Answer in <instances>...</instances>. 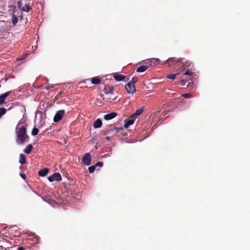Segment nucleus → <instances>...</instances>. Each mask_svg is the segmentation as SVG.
I'll return each mask as SVG.
<instances>
[{
    "label": "nucleus",
    "mask_w": 250,
    "mask_h": 250,
    "mask_svg": "<svg viewBox=\"0 0 250 250\" xmlns=\"http://www.w3.org/2000/svg\"><path fill=\"white\" fill-rule=\"evenodd\" d=\"M26 125H23L17 131V142L18 144H23L25 141L29 140V137L26 133Z\"/></svg>",
    "instance_id": "f257e3e1"
},
{
    "label": "nucleus",
    "mask_w": 250,
    "mask_h": 250,
    "mask_svg": "<svg viewBox=\"0 0 250 250\" xmlns=\"http://www.w3.org/2000/svg\"><path fill=\"white\" fill-rule=\"evenodd\" d=\"M184 60L185 59L184 58L180 57L177 58L176 57H171L166 60L165 63L167 64V67L176 69L178 67H181L182 63H183Z\"/></svg>",
    "instance_id": "f03ea898"
},
{
    "label": "nucleus",
    "mask_w": 250,
    "mask_h": 250,
    "mask_svg": "<svg viewBox=\"0 0 250 250\" xmlns=\"http://www.w3.org/2000/svg\"><path fill=\"white\" fill-rule=\"evenodd\" d=\"M62 179L61 175L58 172L54 173L52 175L48 177V180L50 182L54 181H61Z\"/></svg>",
    "instance_id": "7ed1b4c3"
},
{
    "label": "nucleus",
    "mask_w": 250,
    "mask_h": 250,
    "mask_svg": "<svg viewBox=\"0 0 250 250\" xmlns=\"http://www.w3.org/2000/svg\"><path fill=\"white\" fill-rule=\"evenodd\" d=\"M65 114V111L64 110H60L57 112V113L55 114L54 118L53 121L55 123H58L60 122L61 119H62V117Z\"/></svg>",
    "instance_id": "20e7f679"
},
{
    "label": "nucleus",
    "mask_w": 250,
    "mask_h": 250,
    "mask_svg": "<svg viewBox=\"0 0 250 250\" xmlns=\"http://www.w3.org/2000/svg\"><path fill=\"white\" fill-rule=\"evenodd\" d=\"M123 129V128H118L114 127L113 128H110L105 132V135H108L110 136H113L118 133L119 130Z\"/></svg>",
    "instance_id": "39448f33"
},
{
    "label": "nucleus",
    "mask_w": 250,
    "mask_h": 250,
    "mask_svg": "<svg viewBox=\"0 0 250 250\" xmlns=\"http://www.w3.org/2000/svg\"><path fill=\"white\" fill-rule=\"evenodd\" d=\"M125 89H126L128 93L133 94L136 92V88L134 84L129 82L125 86Z\"/></svg>",
    "instance_id": "423d86ee"
},
{
    "label": "nucleus",
    "mask_w": 250,
    "mask_h": 250,
    "mask_svg": "<svg viewBox=\"0 0 250 250\" xmlns=\"http://www.w3.org/2000/svg\"><path fill=\"white\" fill-rule=\"evenodd\" d=\"M160 60L157 58H152L149 60H147L146 62V64L149 65V67L150 66H152L155 65H157L159 63Z\"/></svg>",
    "instance_id": "0eeeda50"
},
{
    "label": "nucleus",
    "mask_w": 250,
    "mask_h": 250,
    "mask_svg": "<svg viewBox=\"0 0 250 250\" xmlns=\"http://www.w3.org/2000/svg\"><path fill=\"white\" fill-rule=\"evenodd\" d=\"M82 161L85 165H90L91 162V157L90 154L89 153L85 154Z\"/></svg>",
    "instance_id": "6e6552de"
},
{
    "label": "nucleus",
    "mask_w": 250,
    "mask_h": 250,
    "mask_svg": "<svg viewBox=\"0 0 250 250\" xmlns=\"http://www.w3.org/2000/svg\"><path fill=\"white\" fill-rule=\"evenodd\" d=\"M114 88L110 86L109 85H105L104 89V92L105 94H113L114 92Z\"/></svg>",
    "instance_id": "1a4fd4ad"
},
{
    "label": "nucleus",
    "mask_w": 250,
    "mask_h": 250,
    "mask_svg": "<svg viewBox=\"0 0 250 250\" xmlns=\"http://www.w3.org/2000/svg\"><path fill=\"white\" fill-rule=\"evenodd\" d=\"M193 66V64L192 62L190 60H186L183 61V63L181 65V68H184L186 67H192Z\"/></svg>",
    "instance_id": "9d476101"
},
{
    "label": "nucleus",
    "mask_w": 250,
    "mask_h": 250,
    "mask_svg": "<svg viewBox=\"0 0 250 250\" xmlns=\"http://www.w3.org/2000/svg\"><path fill=\"white\" fill-rule=\"evenodd\" d=\"M135 119H135L133 116H130L126 121H125L124 127L125 128H128L130 125H131L134 123Z\"/></svg>",
    "instance_id": "9b49d317"
},
{
    "label": "nucleus",
    "mask_w": 250,
    "mask_h": 250,
    "mask_svg": "<svg viewBox=\"0 0 250 250\" xmlns=\"http://www.w3.org/2000/svg\"><path fill=\"white\" fill-rule=\"evenodd\" d=\"M117 115V113H116V112H112L111 113H109V114H106L104 116V119L106 120V121H108V120H111L113 118H114L115 117H116Z\"/></svg>",
    "instance_id": "f8f14e48"
},
{
    "label": "nucleus",
    "mask_w": 250,
    "mask_h": 250,
    "mask_svg": "<svg viewBox=\"0 0 250 250\" xmlns=\"http://www.w3.org/2000/svg\"><path fill=\"white\" fill-rule=\"evenodd\" d=\"M113 77L115 79V80H116L117 81H123L125 78V77L124 75H123L122 74H120L117 73H115L113 74Z\"/></svg>",
    "instance_id": "ddd939ff"
},
{
    "label": "nucleus",
    "mask_w": 250,
    "mask_h": 250,
    "mask_svg": "<svg viewBox=\"0 0 250 250\" xmlns=\"http://www.w3.org/2000/svg\"><path fill=\"white\" fill-rule=\"evenodd\" d=\"M148 68H149V65L146 64L145 62L144 65H142L138 67V68L136 69V72L139 73L143 72H145Z\"/></svg>",
    "instance_id": "4468645a"
},
{
    "label": "nucleus",
    "mask_w": 250,
    "mask_h": 250,
    "mask_svg": "<svg viewBox=\"0 0 250 250\" xmlns=\"http://www.w3.org/2000/svg\"><path fill=\"white\" fill-rule=\"evenodd\" d=\"M11 92H7L0 96V105L4 103L5 99L9 95Z\"/></svg>",
    "instance_id": "2eb2a0df"
},
{
    "label": "nucleus",
    "mask_w": 250,
    "mask_h": 250,
    "mask_svg": "<svg viewBox=\"0 0 250 250\" xmlns=\"http://www.w3.org/2000/svg\"><path fill=\"white\" fill-rule=\"evenodd\" d=\"M49 170V169L47 168H43L38 172V174L40 176L44 177L48 174Z\"/></svg>",
    "instance_id": "dca6fc26"
},
{
    "label": "nucleus",
    "mask_w": 250,
    "mask_h": 250,
    "mask_svg": "<svg viewBox=\"0 0 250 250\" xmlns=\"http://www.w3.org/2000/svg\"><path fill=\"white\" fill-rule=\"evenodd\" d=\"M102 126V122L100 119H97L93 124V126L95 128H100Z\"/></svg>",
    "instance_id": "f3484780"
},
{
    "label": "nucleus",
    "mask_w": 250,
    "mask_h": 250,
    "mask_svg": "<svg viewBox=\"0 0 250 250\" xmlns=\"http://www.w3.org/2000/svg\"><path fill=\"white\" fill-rule=\"evenodd\" d=\"M89 80L91 81V83L94 84H98L101 83V79L98 77H93Z\"/></svg>",
    "instance_id": "a211bd4d"
},
{
    "label": "nucleus",
    "mask_w": 250,
    "mask_h": 250,
    "mask_svg": "<svg viewBox=\"0 0 250 250\" xmlns=\"http://www.w3.org/2000/svg\"><path fill=\"white\" fill-rule=\"evenodd\" d=\"M144 111L143 108H141L137 110L131 116L135 119H136Z\"/></svg>",
    "instance_id": "6ab92c4d"
},
{
    "label": "nucleus",
    "mask_w": 250,
    "mask_h": 250,
    "mask_svg": "<svg viewBox=\"0 0 250 250\" xmlns=\"http://www.w3.org/2000/svg\"><path fill=\"white\" fill-rule=\"evenodd\" d=\"M32 148L33 146L31 144L28 145L24 149V152L27 154H29L31 152Z\"/></svg>",
    "instance_id": "aec40b11"
},
{
    "label": "nucleus",
    "mask_w": 250,
    "mask_h": 250,
    "mask_svg": "<svg viewBox=\"0 0 250 250\" xmlns=\"http://www.w3.org/2000/svg\"><path fill=\"white\" fill-rule=\"evenodd\" d=\"M19 162L21 164H24L26 163V158L24 154H21L20 155Z\"/></svg>",
    "instance_id": "412c9836"
},
{
    "label": "nucleus",
    "mask_w": 250,
    "mask_h": 250,
    "mask_svg": "<svg viewBox=\"0 0 250 250\" xmlns=\"http://www.w3.org/2000/svg\"><path fill=\"white\" fill-rule=\"evenodd\" d=\"M18 21V19L17 17L15 15L13 14L12 17V22L13 24L16 25Z\"/></svg>",
    "instance_id": "4be33fe9"
},
{
    "label": "nucleus",
    "mask_w": 250,
    "mask_h": 250,
    "mask_svg": "<svg viewBox=\"0 0 250 250\" xmlns=\"http://www.w3.org/2000/svg\"><path fill=\"white\" fill-rule=\"evenodd\" d=\"M32 9L28 5L25 4L21 9V11L28 12L30 10Z\"/></svg>",
    "instance_id": "5701e85b"
},
{
    "label": "nucleus",
    "mask_w": 250,
    "mask_h": 250,
    "mask_svg": "<svg viewBox=\"0 0 250 250\" xmlns=\"http://www.w3.org/2000/svg\"><path fill=\"white\" fill-rule=\"evenodd\" d=\"M39 129L37 127H34L31 131V134L32 136H36L39 133Z\"/></svg>",
    "instance_id": "b1692460"
},
{
    "label": "nucleus",
    "mask_w": 250,
    "mask_h": 250,
    "mask_svg": "<svg viewBox=\"0 0 250 250\" xmlns=\"http://www.w3.org/2000/svg\"><path fill=\"white\" fill-rule=\"evenodd\" d=\"M178 75V73L174 74H169L167 76V78L174 80Z\"/></svg>",
    "instance_id": "393cba45"
},
{
    "label": "nucleus",
    "mask_w": 250,
    "mask_h": 250,
    "mask_svg": "<svg viewBox=\"0 0 250 250\" xmlns=\"http://www.w3.org/2000/svg\"><path fill=\"white\" fill-rule=\"evenodd\" d=\"M6 110L4 107L0 108V118L6 113Z\"/></svg>",
    "instance_id": "a878e982"
},
{
    "label": "nucleus",
    "mask_w": 250,
    "mask_h": 250,
    "mask_svg": "<svg viewBox=\"0 0 250 250\" xmlns=\"http://www.w3.org/2000/svg\"><path fill=\"white\" fill-rule=\"evenodd\" d=\"M193 74V72H192L191 71H190L189 70H188L184 73V75H188L190 76H191Z\"/></svg>",
    "instance_id": "bb28decb"
},
{
    "label": "nucleus",
    "mask_w": 250,
    "mask_h": 250,
    "mask_svg": "<svg viewBox=\"0 0 250 250\" xmlns=\"http://www.w3.org/2000/svg\"><path fill=\"white\" fill-rule=\"evenodd\" d=\"M95 166H92L88 167V170L90 173H93L95 170Z\"/></svg>",
    "instance_id": "cd10ccee"
},
{
    "label": "nucleus",
    "mask_w": 250,
    "mask_h": 250,
    "mask_svg": "<svg viewBox=\"0 0 250 250\" xmlns=\"http://www.w3.org/2000/svg\"><path fill=\"white\" fill-rule=\"evenodd\" d=\"M182 96L185 98H192V96L189 93H185L182 95Z\"/></svg>",
    "instance_id": "c85d7f7f"
},
{
    "label": "nucleus",
    "mask_w": 250,
    "mask_h": 250,
    "mask_svg": "<svg viewBox=\"0 0 250 250\" xmlns=\"http://www.w3.org/2000/svg\"><path fill=\"white\" fill-rule=\"evenodd\" d=\"M138 78L137 77H133L132 78L131 81L129 82V83H131L134 85V84L137 82Z\"/></svg>",
    "instance_id": "c756f323"
},
{
    "label": "nucleus",
    "mask_w": 250,
    "mask_h": 250,
    "mask_svg": "<svg viewBox=\"0 0 250 250\" xmlns=\"http://www.w3.org/2000/svg\"><path fill=\"white\" fill-rule=\"evenodd\" d=\"M18 8L21 10L22 7V2L21 0H19L17 3Z\"/></svg>",
    "instance_id": "7c9ffc66"
},
{
    "label": "nucleus",
    "mask_w": 250,
    "mask_h": 250,
    "mask_svg": "<svg viewBox=\"0 0 250 250\" xmlns=\"http://www.w3.org/2000/svg\"><path fill=\"white\" fill-rule=\"evenodd\" d=\"M103 163L102 162H98L96 163V164L94 165L96 167H102L103 166Z\"/></svg>",
    "instance_id": "2f4dec72"
},
{
    "label": "nucleus",
    "mask_w": 250,
    "mask_h": 250,
    "mask_svg": "<svg viewBox=\"0 0 250 250\" xmlns=\"http://www.w3.org/2000/svg\"><path fill=\"white\" fill-rule=\"evenodd\" d=\"M186 81H185V80H182L180 81V84L182 86H184L185 85L186 83Z\"/></svg>",
    "instance_id": "473e14b6"
},
{
    "label": "nucleus",
    "mask_w": 250,
    "mask_h": 250,
    "mask_svg": "<svg viewBox=\"0 0 250 250\" xmlns=\"http://www.w3.org/2000/svg\"><path fill=\"white\" fill-rule=\"evenodd\" d=\"M26 56V55H25V56H23V57H22L18 58H17V60H18V61H21V60H23L25 59V58Z\"/></svg>",
    "instance_id": "72a5a7b5"
},
{
    "label": "nucleus",
    "mask_w": 250,
    "mask_h": 250,
    "mask_svg": "<svg viewBox=\"0 0 250 250\" xmlns=\"http://www.w3.org/2000/svg\"><path fill=\"white\" fill-rule=\"evenodd\" d=\"M18 250H28V249H25L24 248H23L22 247H19L18 248Z\"/></svg>",
    "instance_id": "f704fd0d"
},
{
    "label": "nucleus",
    "mask_w": 250,
    "mask_h": 250,
    "mask_svg": "<svg viewBox=\"0 0 250 250\" xmlns=\"http://www.w3.org/2000/svg\"><path fill=\"white\" fill-rule=\"evenodd\" d=\"M20 175L23 179H26V175L24 174L21 173Z\"/></svg>",
    "instance_id": "c9c22d12"
},
{
    "label": "nucleus",
    "mask_w": 250,
    "mask_h": 250,
    "mask_svg": "<svg viewBox=\"0 0 250 250\" xmlns=\"http://www.w3.org/2000/svg\"><path fill=\"white\" fill-rule=\"evenodd\" d=\"M10 7H11V8H13V12H15V9H16V6H15V5H14V6H12V5H11V6H10Z\"/></svg>",
    "instance_id": "e433bc0d"
},
{
    "label": "nucleus",
    "mask_w": 250,
    "mask_h": 250,
    "mask_svg": "<svg viewBox=\"0 0 250 250\" xmlns=\"http://www.w3.org/2000/svg\"><path fill=\"white\" fill-rule=\"evenodd\" d=\"M106 139H107V140H108V139H109L108 137H107L106 138Z\"/></svg>",
    "instance_id": "4c0bfd02"
}]
</instances>
